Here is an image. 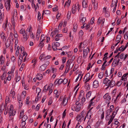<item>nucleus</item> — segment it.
I'll return each instance as SVG.
<instances>
[{
    "label": "nucleus",
    "mask_w": 128,
    "mask_h": 128,
    "mask_svg": "<svg viewBox=\"0 0 128 128\" xmlns=\"http://www.w3.org/2000/svg\"><path fill=\"white\" fill-rule=\"evenodd\" d=\"M85 111L83 110L78 115L76 118V120L78 122L80 123L82 121H84L87 117Z\"/></svg>",
    "instance_id": "obj_1"
},
{
    "label": "nucleus",
    "mask_w": 128,
    "mask_h": 128,
    "mask_svg": "<svg viewBox=\"0 0 128 128\" xmlns=\"http://www.w3.org/2000/svg\"><path fill=\"white\" fill-rule=\"evenodd\" d=\"M25 32V30L23 29H21L20 31V33L21 34H23V36H24V40L25 41H26L28 39V38L29 36V35H27L26 33H25V36L24 37V34Z\"/></svg>",
    "instance_id": "obj_2"
},
{
    "label": "nucleus",
    "mask_w": 128,
    "mask_h": 128,
    "mask_svg": "<svg viewBox=\"0 0 128 128\" xmlns=\"http://www.w3.org/2000/svg\"><path fill=\"white\" fill-rule=\"evenodd\" d=\"M94 74H92L91 77L89 78L90 76V74L89 73H88L86 74L83 80L84 81H85V83L88 82L92 78Z\"/></svg>",
    "instance_id": "obj_3"
},
{
    "label": "nucleus",
    "mask_w": 128,
    "mask_h": 128,
    "mask_svg": "<svg viewBox=\"0 0 128 128\" xmlns=\"http://www.w3.org/2000/svg\"><path fill=\"white\" fill-rule=\"evenodd\" d=\"M89 52L90 49L88 47H87L86 49L84 50H83V57L84 58H86L88 53Z\"/></svg>",
    "instance_id": "obj_4"
},
{
    "label": "nucleus",
    "mask_w": 128,
    "mask_h": 128,
    "mask_svg": "<svg viewBox=\"0 0 128 128\" xmlns=\"http://www.w3.org/2000/svg\"><path fill=\"white\" fill-rule=\"evenodd\" d=\"M60 45V43L58 42H54L52 44V47L54 50H57V47L59 46Z\"/></svg>",
    "instance_id": "obj_5"
},
{
    "label": "nucleus",
    "mask_w": 128,
    "mask_h": 128,
    "mask_svg": "<svg viewBox=\"0 0 128 128\" xmlns=\"http://www.w3.org/2000/svg\"><path fill=\"white\" fill-rule=\"evenodd\" d=\"M68 100L67 97H66V96H64L63 100L61 104V105L65 106L67 104L68 102Z\"/></svg>",
    "instance_id": "obj_6"
},
{
    "label": "nucleus",
    "mask_w": 128,
    "mask_h": 128,
    "mask_svg": "<svg viewBox=\"0 0 128 128\" xmlns=\"http://www.w3.org/2000/svg\"><path fill=\"white\" fill-rule=\"evenodd\" d=\"M81 106H73L72 107V110L77 112L79 111L80 109Z\"/></svg>",
    "instance_id": "obj_7"
},
{
    "label": "nucleus",
    "mask_w": 128,
    "mask_h": 128,
    "mask_svg": "<svg viewBox=\"0 0 128 128\" xmlns=\"http://www.w3.org/2000/svg\"><path fill=\"white\" fill-rule=\"evenodd\" d=\"M92 4L93 5L92 8L94 10H96L98 7V3L95 1V0H92Z\"/></svg>",
    "instance_id": "obj_8"
},
{
    "label": "nucleus",
    "mask_w": 128,
    "mask_h": 128,
    "mask_svg": "<svg viewBox=\"0 0 128 128\" xmlns=\"http://www.w3.org/2000/svg\"><path fill=\"white\" fill-rule=\"evenodd\" d=\"M10 0H9L8 1H7L6 2L5 6L7 11H9L10 8Z\"/></svg>",
    "instance_id": "obj_9"
},
{
    "label": "nucleus",
    "mask_w": 128,
    "mask_h": 128,
    "mask_svg": "<svg viewBox=\"0 0 128 128\" xmlns=\"http://www.w3.org/2000/svg\"><path fill=\"white\" fill-rule=\"evenodd\" d=\"M104 98L106 100V102H110L111 99V97L108 94H106L104 95Z\"/></svg>",
    "instance_id": "obj_10"
},
{
    "label": "nucleus",
    "mask_w": 128,
    "mask_h": 128,
    "mask_svg": "<svg viewBox=\"0 0 128 128\" xmlns=\"http://www.w3.org/2000/svg\"><path fill=\"white\" fill-rule=\"evenodd\" d=\"M116 84L115 82L112 79L110 80V82L109 84L108 85L107 88L110 87V88H112Z\"/></svg>",
    "instance_id": "obj_11"
},
{
    "label": "nucleus",
    "mask_w": 128,
    "mask_h": 128,
    "mask_svg": "<svg viewBox=\"0 0 128 128\" xmlns=\"http://www.w3.org/2000/svg\"><path fill=\"white\" fill-rule=\"evenodd\" d=\"M117 2L118 0H113L110 5L111 8H112L114 6H115L114 7H116L117 5Z\"/></svg>",
    "instance_id": "obj_12"
},
{
    "label": "nucleus",
    "mask_w": 128,
    "mask_h": 128,
    "mask_svg": "<svg viewBox=\"0 0 128 128\" xmlns=\"http://www.w3.org/2000/svg\"><path fill=\"white\" fill-rule=\"evenodd\" d=\"M99 82L98 80H95L93 83V87L94 88H97L99 86Z\"/></svg>",
    "instance_id": "obj_13"
},
{
    "label": "nucleus",
    "mask_w": 128,
    "mask_h": 128,
    "mask_svg": "<svg viewBox=\"0 0 128 128\" xmlns=\"http://www.w3.org/2000/svg\"><path fill=\"white\" fill-rule=\"evenodd\" d=\"M110 82V80H109L106 78L104 79L103 81V83L104 84H105L106 86H108Z\"/></svg>",
    "instance_id": "obj_14"
},
{
    "label": "nucleus",
    "mask_w": 128,
    "mask_h": 128,
    "mask_svg": "<svg viewBox=\"0 0 128 128\" xmlns=\"http://www.w3.org/2000/svg\"><path fill=\"white\" fill-rule=\"evenodd\" d=\"M87 0H83L82 4V7L84 8H86L88 6V5L87 4Z\"/></svg>",
    "instance_id": "obj_15"
},
{
    "label": "nucleus",
    "mask_w": 128,
    "mask_h": 128,
    "mask_svg": "<svg viewBox=\"0 0 128 128\" xmlns=\"http://www.w3.org/2000/svg\"><path fill=\"white\" fill-rule=\"evenodd\" d=\"M5 58L3 55H2L0 56V64L1 65L3 64L4 62Z\"/></svg>",
    "instance_id": "obj_16"
},
{
    "label": "nucleus",
    "mask_w": 128,
    "mask_h": 128,
    "mask_svg": "<svg viewBox=\"0 0 128 128\" xmlns=\"http://www.w3.org/2000/svg\"><path fill=\"white\" fill-rule=\"evenodd\" d=\"M42 75L41 74L38 73L36 76V79L39 80H41L42 78Z\"/></svg>",
    "instance_id": "obj_17"
},
{
    "label": "nucleus",
    "mask_w": 128,
    "mask_h": 128,
    "mask_svg": "<svg viewBox=\"0 0 128 128\" xmlns=\"http://www.w3.org/2000/svg\"><path fill=\"white\" fill-rule=\"evenodd\" d=\"M93 107H91L88 110V112L87 114H86V115L87 117V118H88V115L90 114L92 115V112L91 111V110L93 108Z\"/></svg>",
    "instance_id": "obj_18"
},
{
    "label": "nucleus",
    "mask_w": 128,
    "mask_h": 128,
    "mask_svg": "<svg viewBox=\"0 0 128 128\" xmlns=\"http://www.w3.org/2000/svg\"><path fill=\"white\" fill-rule=\"evenodd\" d=\"M77 10L76 6L75 5H74L72 6V13L74 14L75 13Z\"/></svg>",
    "instance_id": "obj_19"
},
{
    "label": "nucleus",
    "mask_w": 128,
    "mask_h": 128,
    "mask_svg": "<svg viewBox=\"0 0 128 128\" xmlns=\"http://www.w3.org/2000/svg\"><path fill=\"white\" fill-rule=\"evenodd\" d=\"M8 23V21L7 20L6 22L2 26L3 28H4V30L5 31H6L7 30V27Z\"/></svg>",
    "instance_id": "obj_20"
},
{
    "label": "nucleus",
    "mask_w": 128,
    "mask_h": 128,
    "mask_svg": "<svg viewBox=\"0 0 128 128\" xmlns=\"http://www.w3.org/2000/svg\"><path fill=\"white\" fill-rule=\"evenodd\" d=\"M10 94H11L12 97L13 98H14V96L15 94V92L14 89L13 88L11 90L10 92Z\"/></svg>",
    "instance_id": "obj_21"
},
{
    "label": "nucleus",
    "mask_w": 128,
    "mask_h": 128,
    "mask_svg": "<svg viewBox=\"0 0 128 128\" xmlns=\"http://www.w3.org/2000/svg\"><path fill=\"white\" fill-rule=\"evenodd\" d=\"M46 67V65L43 64L40 66V70L42 71H44V70Z\"/></svg>",
    "instance_id": "obj_22"
},
{
    "label": "nucleus",
    "mask_w": 128,
    "mask_h": 128,
    "mask_svg": "<svg viewBox=\"0 0 128 128\" xmlns=\"http://www.w3.org/2000/svg\"><path fill=\"white\" fill-rule=\"evenodd\" d=\"M43 13L42 14V16L43 17V16L44 14H46L48 15L50 14V12L49 10H43Z\"/></svg>",
    "instance_id": "obj_23"
},
{
    "label": "nucleus",
    "mask_w": 128,
    "mask_h": 128,
    "mask_svg": "<svg viewBox=\"0 0 128 128\" xmlns=\"http://www.w3.org/2000/svg\"><path fill=\"white\" fill-rule=\"evenodd\" d=\"M95 97H94L92 98L90 101L89 102H90L92 106H94L95 104V100H94L95 98Z\"/></svg>",
    "instance_id": "obj_24"
},
{
    "label": "nucleus",
    "mask_w": 128,
    "mask_h": 128,
    "mask_svg": "<svg viewBox=\"0 0 128 128\" xmlns=\"http://www.w3.org/2000/svg\"><path fill=\"white\" fill-rule=\"evenodd\" d=\"M59 33V30H58L57 29H56L54 31H53L51 33L50 36H52V34H58Z\"/></svg>",
    "instance_id": "obj_25"
},
{
    "label": "nucleus",
    "mask_w": 128,
    "mask_h": 128,
    "mask_svg": "<svg viewBox=\"0 0 128 128\" xmlns=\"http://www.w3.org/2000/svg\"><path fill=\"white\" fill-rule=\"evenodd\" d=\"M6 75V72H4L2 75L1 76V80H3L5 79V77Z\"/></svg>",
    "instance_id": "obj_26"
},
{
    "label": "nucleus",
    "mask_w": 128,
    "mask_h": 128,
    "mask_svg": "<svg viewBox=\"0 0 128 128\" xmlns=\"http://www.w3.org/2000/svg\"><path fill=\"white\" fill-rule=\"evenodd\" d=\"M71 3V0H68L67 1H66L64 5V7L65 6H67L68 7L69 6H70Z\"/></svg>",
    "instance_id": "obj_27"
},
{
    "label": "nucleus",
    "mask_w": 128,
    "mask_h": 128,
    "mask_svg": "<svg viewBox=\"0 0 128 128\" xmlns=\"http://www.w3.org/2000/svg\"><path fill=\"white\" fill-rule=\"evenodd\" d=\"M77 29V25L76 23H74V27L73 28V31L76 32Z\"/></svg>",
    "instance_id": "obj_28"
},
{
    "label": "nucleus",
    "mask_w": 128,
    "mask_h": 128,
    "mask_svg": "<svg viewBox=\"0 0 128 128\" xmlns=\"http://www.w3.org/2000/svg\"><path fill=\"white\" fill-rule=\"evenodd\" d=\"M41 30L40 28H38L36 32V36H38V37H40V34L41 32Z\"/></svg>",
    "instance_id": "obj_29"
},
{
    "label": "nucleus",
    "mask_w": 128,
    "mask_h": 128,
    "mask_svg": "<svg viewBox=\"0 0 128 128\" xmlns=\"http://www.w3.org/2000/svg\"><path fill=\"white\" fill-rule=\"evenodd\" d=\"M91 92L89 91L88 92L86 95V98L87 99H88L91 94Z\"/></svg>",
    "instance_id": "obj_30"
},
{
    "label": "nucleus",
    "mask_w": 128,
    "mask_h": 128,
    "mask_svg": "<svg viewBox=\"0 0 128 128\" xmlns=\"http://www.w3.org/2000/svg\"><path fill=\"white\" fill-rule=\"evenodd\" d=\"M86 17H82L80 19V22L82 23H83L86 21Z\"/></svg>",
    "instance_id": "obj_31"
},
{
    "label": "nucleus",
    "mask_w": 128,
    "mask_h": 128,
    "mask_svg": "<svg viewBox=\"0 0 128 128\" xmlns=\"http://www.w3.org/2000/svg\"><path fill=\"white\" fill-rule=\"evenodd\" d=\"M103 72H101L98 74V77L100 79H101L103 77Z\"/></svg>",
    "instance_id": "obj_32"
},
{
    "label": "nucleus",
    "mask_w": 128,
    "mask_h": 128,
    "mask_svg": "<svg viewBox=\"0 0 128 128\" xmlns=\"http://www.w3.org/2000/svg\"><path fill=\"white\" fill-rule=\"evenodd\" d=\"M121 36L119 34L116 37V42H118V41L120 40L121 39Z\"/></svg>",
    "instance_id": "obj_33"
},
{
    "label": "nucleus",
    "mask_w": 128,
    "mask_h": 128,
    "mask_svg": "<svg viewBox=\"0 0 128 128\" xmlns=\"http://www.w3.org/2000/svg\"><path fill=\"white\" fill-rule=\"evenodd\" d=\"M114 117V116L113 117H112V116L111 118H110V119L109 121L108 122V125H109L110 123L112 122V121Z\"/></svg>",
    "instance_id": "obj_34"
},
{
    "label": "nucleus",
    "mask_w": 128,
    "mask_h": 128,
    "mask_svg": "<svg viewBox=\"0 0 128 128\" xmlns=\"http://www.w3.org/2000/svg\"><path fill=\"white\" fill-rule=\"evenodd\" d=\"M85 84H86L85 86V87L86 88L87 90L89 89L90 88V86L89 85V84L88 83H85Z\"/></svg>",
    "instance_id": "obj_35"
},
{
    "label": "nucleus",
    "mask_w": 128,
    "mask_h": 128,
    "mask_svg": "<svg viewBox=\"0 0 128 128\" xmlns=\"http://www.w3.org/2000/svg\"><path fill=\"white\" fill-rule=\"evenodd\" d=\"M57 79L58 82V85H59L62 82L63 80L62 78H60L59 79Z\"/></svg>",
    "instance_id": "obj_36"
},
{
    "label": "nucleus",
    "mask_w": 128,
    "mask_h": 128,
    "mask_svg": "<svg viewBox=\"0 0 128 128\" xmlns=\"http://www.w3.org/2000/svg\"><path fill=\"white\" fill-rule=\"evenodd\" d=\"M86 100V98L84 97H83L82 99L81 105H82V106L83 105L84 103L85 102Z\"/></svg>",
    "instance_id": "obj_37"
},
{
    "label": "nucleus",
    "mask_w": 128,
    "mask_h": 128,
    "mask_svg": "<svg viewBox=\"0 0 128 128\" xmlns=\"http://www.w3.org/2000/svg\"><path fill=\"white\" fill-rule=\"evenodd\" d=\"M14 16L13 17V18H12V24L13 26V27L15 26V22L14 20Z\"/></svg>",
    "instance_id": "obj_38"
},
{
    "label": "nucleus",
    "mask_w": 128,
    "mask_h": 128,
    "mask_svg": "<svg viewBox=\"0 0 128 128\" xmlns=\"http://www.w3.org/2000/svg\"><path fill=\"white\" fill-rule=\"evenodd\" d=\"M13 110V105H12V104L10 105V108H9V112H12Z\"/></svg>",
    "instance_id": "obj_39"
},
{
    "label": "nucleus",
    "mask_w": 128,
    "mask_h": 128,
    "mask_svg": "<svg viewBox=\"0 0 128 128\" xmlns=\"http://www.w3.org/2000/svg\"><path fill=\"white\" fill-rule=\"evenodd\" d=\"M52 56H51L50 55H47L46 56L44 57V60H46L50 58Z\"/></svg>",
    "instance_id": "obj_40"
},
{
    "label": "nucleus",
    "mask_w": 128,
    "mask_h": 128,
    "mask_svg": "<svg viewBox=\"0 0 128 128\" xmlns=\"http://www.w3.org/2000/svg\"><path fill=\"white\" fill-rule=\"evenodd\" d=\"M115 64L118 65L117 61L114 60L113 62H112V65L113 66L115 67Z\"/></svg>",
    "instance_id": "obj_41"
},
{
    "label": "nucleus",
    "mask_w": 128,
    "mask_h": 128,
    "mask_svg": "<svg viewBox=\"0 0 128 128\" xmlns=\"http://www.w3.org/2000/svg\"><path fill=\"white\" fill-rule=\"evenodd\" d=\"M102 18L101 17H100L98 18L97 22L98 24H100L101 22H102Z\"/></svg>",
    "instance_id": "obj_42"
},
{
    "label": "nucleus",
    "mask_w": 128,
    "mask_h": 128,
    "mask_svg": "<svg viewBox=\"0 0 128 128\" xmlns=\"http://www.w3.org/2000/svg\"><path fill=\"white\" fill-rule=\"evenodd\" d=\"M26 94V91H23L22 93L21 96H22L23 97H25Z\"/></svg>",
    "instance_id": "obj_43"
},
{
    "label": "nucleus",
    "mask_w": 128,
    "mask_h": 128,
    "mask_svg": "<svg viewBox=\"0 0 128 128\" xmlns=\"http://www.w3.org/2000/svg\"><path fill=\"white\" fill-rule=\"evenodd\" d=\"M28 118V117L26 115L23 116L22 120L25 121Z\"/></svg>",
    "instance_id": "obj_44"
},
{
    "label": "nucleus",
    "mask_w": 128,
    "mask_h": 128,
    "mask_svg": "<svg viewBox=\"0 0 128 128\" xmlns=\"http://www.w3.org/2000/svg\"><path fill=\"white\" fill-rule=\"evenodd\" d=\"M79 34L80 36H81V37H82V36L84 34V32H83L82 30H81L79 32Z\"/></svg>",
    "instance_id": "obj_45"
},
{
    "label": "nucleus",
    "mask_w": 128,
    "mask_h": 128,
    "mask_svg": "<svg viewBox=\"0 0 128 128\" xmlns=\"http://www.w3.org/2000/svg\"><path fill=\"white\" fill-rule=\"evenodd\" d=\"M39 94H38L37 96V98L35 99V101L36 102H38V100L39 99H40L41 98L40 96H39Z\"/></svg>",
    "instance_id": "obj_46"
},
{
    "label": "nucleus",
    "mask_w": 128,
    "mask_h": 128,
    "mask_svg": "<svg viewBox=\"0 0 128 128\" xmlns=\"http://www.w3.org/2000/svg\"><path fill=\"white\" fill-rule=\"evenodd\" d=\"M38 20H40L41 18V17L40 16H41V14L40 12H38Z\"/></svg>",
    "instance_id": "obj_47"
},
{
    "label": "nucleus",
    "mask_w": 128,
    "mask_h": 128,
    "mask_svg": "<svg viewBox=\"0 0 128 128\" xmlns=\"http://www.w3.org/2000/svg\"><path fill=\"white\" fill-rule=\"evenodd\" d=\"M122 83V82L121 80L118 81L117 83V85L118 86H120Z\"/></svg>",
    "instance_id": "obj_48"
},
{
    "label": "nucleus",
    "mask_w": 128,
    "mask_h": 128,
    "mask_svg": "<svg viewBox=\"0 0 128 128\" xmlns=\"http://www.w3.org/2000/svg\"><path fill=\"white\" fill-rule=\"evenodd\" d=\"M41 91V89L39 88H37L36 89V92H38V94H39Z\"/></svg>",
    "instance_id": "obj_49"
},
{
    "label": "nucleus",
    "mask_w": 128,
    "mask_h": 128,
    "mask_svg": "<svg viewBox=\"0 0 128 128\" xmlns=\"http://www.w3.org/2000/svg\"><path fill=\"white\" fill-rule=\"evenodd\" d=\"M94 17L92 18L91 20L90 21V24H92L93 23H94Z\"/></svg>",
    "instance_id": "obj_50"
},
{
    "label": "nucleus",
    "mask_w": 128,
    "mask_h": 128,
    "mask_svg": "<svg viewBox=\"0 0 128 128\" xmlns=\"http://www.w3.org/2000/svg\"><path fill=\"white\" fill-rule=\"evenodd\" d=\"M75 104H76V106H82V105H81V103L80 104L79 100L76 101Z\"/></svg>",
    "instance_id": "obj_51"
},
{
    "label": "nucleus",
    "mask_w": 128,
    "mask_h": 128,
    "mask_svg": "<svg viewBox=\"0 0 128 128\" xmlns=\"http://www.w3.org/2000/svg\"><path fill=\"white\" fill-rule=\"evenodd\" d=\"M54 39L55 41H57L60 40V38L58 36L56 35Z\"/></svg>",
    "instance_id": "obj_52"
},
{
    "label": "nucleus",
    "mask_w": 128,
    "mask_h": 128,
    "mask_svg": "<svg viewBox=\"0 0 128 128\" xmlns=\"http://www.w3.org/2000/svg\"><path fill=\"white\" fill-rule=\"evenodd\" d=\"M114 106L113 105H112L110 106V109H109L111 111V112H112L114 110Z\"/></svg>",
    "instance_id": "obj_53"
},
{
    "label": "nucleus",
    "mask_w": 128,
    "mask_h": 128,
    "mask_svg": "<svg viewBox=\"0 0 128 128\" xmlns=\"http://www.w3.org/2000/svg\"><path fill=\"white\" fill-rule=\"evenodd\" d=\"M4 34L3 32H2L1 34V37L2 38V39H4Z\"/></svg>",
    "instance_id": "obj_54"
},
{
    "label": "nucleus",
    "mask_w": 128,
    "mask_h": 128,
    "mask_svg": "<svg viewBox=\"0 0 128 128\" xmlns=\"http://www.w3.org/2000/svg\"><path fill=\"white\" fill-rule=\"evenodd\" d=\"M93 122V120L91 119H89L88 121V124H91V123Z\"/></svg>",
    "instance_id": "obj_55"
},
{
    "label": "nucleus",
    "mask_w": 128,
    "mask_h": 128,
    "mask_svg": "<svg viewBox=\"0 0 128 128\" xmlns=\"http://www.w3.org/2000/svg\"><path fill=\"white\" fill-rule=\"evenodd\" d=\"M40 46L41 48L42 47L44 46V43L43 41H42L40 42L38 46Z\"/></svg>",
    "instance_id": "obj_56"
},
{
    "label": "nucleus",
    "mask_w": 128,
    "mask_h": 128,
    "mask_svg": "<svg viewBox=\"0 0 128 128\" xmlns=\"http://www.w3.org/2000/svg\"><path fill=\"white\" fill-rule=\"evenodd\" d=\"M9 113V116H14L15 114L13 113L12 112H8Z\"/></svg>",
    "instance_id": "obj_57"
},
{
    "label": "nucleus",
    "mask_w": 128,
    "mask_h": 128,
    "mask_svg": "<svg viewBox=\"0 0 128 128\" xmlns=\"http://www.w3.org/2000/svg\"><path fill=\"white\" fill-rule=\"evenodd\" d=\"M24 7L23 4L22 5L20 6V10L22 11H25V9L24 10Z\"/></svg>",
    "instance_id": "obj_58"
},
{
    "label": "nucleus",
    "mask_w": 128,
    "mask_h": 128,
    "mask_svg": "<svg viewBox=\"0 0 128 128\" xmlns=\"http://www.w3.org/2000/svg\"><path fill=\"white\" fill-rule=\"evenodd\" d=\"M32 27L31 26H30L29 28H28L27 30L26 31H28V32H30L32 30Z\"/></svg>",
    "instance_id": "obj_59"
},
{
    "label": "nucleus",
    "mask_w": 128,
    "mask_h": 128,
    "mask_svg": "<svg viewBox=\"0 0 128 128\" xmlns=\"http://www.w3.org/2000/svg\"><path fill=\"white\" fill-rule=\"evenodd\" d=\"M23 54L22 55V59L23 58L25 57V56H27V54L26 52H24V53H22Z\"/></svg>",
    "instance_id": "obj_60"
},
{
    "label": "nucleus",
    "mask_w": 128,
    "mask_h": 128,
    "mask_svg": "<svg viewBox=\"0 0 128 128\" xmlns=\"http://www.w3.org/2000/svg\"><path fill=\"white\" fill-rule=\"evenodd\" d=\"M120 94L121 93L120 92L119 94L117 95L116 99L114 100V102H115V101H116L118 100V97H120L121 96Z\"/></svg>",
    "instance_id": "obj_61"
},
{
    "label": "nucleus",
    "mask_w": 128,
    "mask_h": 128,
    "mask_svg": "<svg viewBox=\"0 0 128 128\" xmlns=\"http://www.w3.org/2000/svg\"><path fill=\"white\" fill-rule=\"evenodd\" d=\"M124 56V54H122L120 56V58L121 59H122Z\"/></svg>",
    "instance_id": "obj_62"
},
{
    "label": "nucleus",
    "mask_w": 128,
    "mask_h": 128,
    "mask_svg": "<svg viewBox=\"0 0 128 128\" xmlns=\"http://www.w3.org/2000/svg\"><path fill=\"white\" fill-rule=\"evenodd\" d=\"M124 46L123 45L121 47L119 48L118 49L119 51H123L124 50H122L124 48Z\"/></svg>",
    "instance_id": "obj_63"
},
{
    "label": "nucleus",
    "mask_w": 128,
    "mask_h": 128,
    "mask_svg": "<svg viewBox=\"0 0 128 128\" xmlns=\"http://www.w3.org/2000/svg\"><path fill=\"white\" fill-rule=\"evenodd\" d=\"M124 38L126 40L128 38V33H126L125 34L124 36Z\"/></svg>",
    "instance_id": "obj_64"
}]
</instances>
